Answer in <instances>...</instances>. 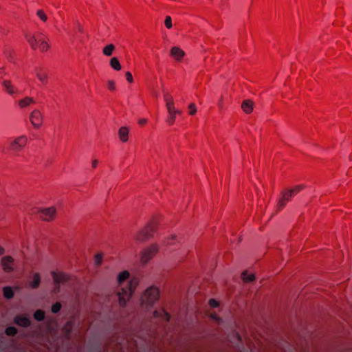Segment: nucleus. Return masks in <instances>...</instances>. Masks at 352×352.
<instances>
[{"label":"nucleus","mask_w":352,"mask_h":352,"mask_svg":"<svg viewBox=\"0 0 352 352\" xmlns=\"http://www.w3.org/2000/svg\"><path fill=\"white\" fill-rule=\"evenodd\" d=\"M24 36L25 41L33 50H38L43 53L47 52L50 48L48 39L42 33L27 32L25 33Z\"/></svg>","instance_id":"f257e3e1"},{"label":"nucleus","mask_w":352,"mask_h":352,"mask_svg":"<svg viewBox=\"0 0 352 352\" xmlns=\"http://www.w3.org/2000/svg\"><path fill=\"white\" fill-rule=\"evenodd\" d=\"M164 100L168 113L166 122L169 126H172L175 122L176 116L182 115V111L175 108L174 98L170 93L164 94Z\"/></svg>","instance_id":"f03ea898"},{"label":"nucleus","mask_w":352,"mask_h":352,"mask_svg":"<svg viewBox=\"0 0 352 352\" xmlns=\"http://www.w3.org/2000/svg\"><path fill=\"white\" fill-rule=\"evenodd\" d=\"M138 283L135 280H131L125 287H122L120 290L118 291L119 304L122 307H124L128 300L131 297Z\"/></svg>","instance_id":"7ed1b4c3"},{"label":"nucleus","mask_w":352,"mask_h":352,"mask_svg":"<svg viewBox=\"0 0 352 352\" xmlns=\"http://www.w3.org/2000/svg\"><path fill=\"white\" fill-rule=\"evenodd\" d=\"M28 142V139L26 135L17 136L10 141L6 150L8 153L18 154L26 147Z\"/></svg>","instance_id":"20e7f679"},{"label":"nucleus","mask_w":352,"mask_h":352,"mask_svg":"<svg viewBox=\"0 0 352 352\" xmlns=\"http://www.w3.org/2000/svg\"><path fill=\"white\" fill-rule=\"evenodd\" d=\"M160 298V291L158 288L151 287L147 289L141 297V305L146 308L152 306Z\"/></svg>","instance_id":"39448f33"},{"label":"nucleus","mask_w":352,"mask_h":352,"mask_svg":"<svg viewBox=\"0 0 352 352\" xmlns=\"http://www.w3.org/2000/svg\"><path fill=\"white\" fill-rule=\"evenodd\" d=\"M156 229V225L154 223H150L135 235V240L139 242H144L153 236V234Z\"/></svg>","instance_id":"423d86ee"},{"label":"nucleus","mask_w":352,"mask_h":352,"mask_svg":"<svg viewBox=\"0 0 352 352\" xmlns=\"http://www.w3.org/2000/svg\"><path fill=\"white\" fill-rule=\"evenodd\" d=\"M159 251V248L157 244H152L148 248L144 249L140 252V261L141 263L146 264L152 258H153Z\"/></svg>","instance_id":"0eeeda50"},{"label":"nucleus","mask_w":352,"mask_h":352,"mask_svg":"<svg viewBox=\"0 0 352 352\" xmlns=\"http://www.w3.org/2000/svg\"><path fill=\"white\" fill-rule=\"evenodd\" d=\"M30 123L34 129H39L43 124L44 116L38 109L33 110L29 116Z\"/></svg>","instance_id":"6e6552de"},{"label":"nucleus","mask_w":352,"mask_h":352,"mask_svg":"<svg viewBox=\"0 0 352 352\" xmlns=\"http://www.w3.org/2000/svg\"><path fill=\"white\" fill-rule=\"evenodd\" d=\"M38 214L40 219L43 221H51L56 217V209L53 206L43 208L38 212Z\"/></svg>","instance_id":"1a4fd4ad"},{"label":"nucleus","mask_w":352,"mask_h":352,"mask_svg":"<svg viewBox=\"0 0 352 352\" xmlns=\"http://www.w3.org/2000/svg\"><path fill=\"white\" fill-rule=\"evenodd\" d=\"M14 258L11 256H3L1 260V265L3 270L6 273H11L14 271Z\"/></svg>","instance_id":"9d476101"},{"label":"nucleus","mask_w":352,"mask_h":352,"mask_svg":"<svg viewBox=\"0 0 352 352\" xmlns=\"http://www.w3.org/2000/svg\"><path fill=\"white\" fill-rule=\"evenodd\" d=\"M303 188L302 186H296L290 190H285L282 192V197L289 201L294 194L299 192Z\"/></svg>","instance_id":"9b49d317"},{"label":"nucleus","mask_w":352,"mask_h":352,"mask_svg":"<svg viewBox=\"0 0 352 352\" xmlns=\"http://www.w3.org/2000/svg\"><path fill=\"white\" fill-rule=\"evenodd\" d=\"M53 280L56 284L64 283L69 280V276L62 272H52Z\"/></svg>","instance_id":"f8f14e48"},{"label":"nucleus","mask_w":352,"mask_h":352,"mask_svg":"<svg viewBox=\"0 0 352 352\" xmlns=\"http://www.w3.org/2000/svg\"><path fill=\"white\" fill-rule=\"evenodd\" d=\"M4 90L9 94L13 95L17 93V89L14 86L11 80H6L2 82Z\"/></svg>","instance_id":"ddd939ff"},{"label":"nucleus","mask_w":352,"mask_h":352,"mask_svg":"<svg viewBox=\"0 0 352 352\" xmlns=\"http://www.w3.org/2000/svg\"><path fill=\"white\" fill-rule=\"evenodd\" d=\"M170 55L175 58L176 60L180 61L185 55V52L178 47H173L170 50Z\"/></svg>","instance_id":"4468645a"},{"label":"nucleus","mask_w":352,"mask_h":352,"mask_svg":"<svg viewBox=\"0 0 352 352\" xmlns=\"http://www.w3.org/2000/svg\"><path fill=\"white\" fill-rule=\"evenodd\" d=\"M254 102L251 100H245L241 104L242 110L247 114H250L254 110Z\"/></svg>","instance_id":"2eb2a0df"},{"label":"nucleus","mask_w":352,"mask_h":352,"mask_svg":"<svg viewBox=\"0 0 352 352\" xmlns=\"http://www.w3.org/2000/svg\"><path fill=\"white\" fill-rule=\"evenodd\" d=\"M129 129L126 126H122L118 130V137L120 140L125 143L129 140Z\"/></svg>","instance_id":"dca6fc26"},{"label":"nucleus","mask_w":352,"mask_h":352,"mask_svg":"<svg viewBox=\"0 0 352 352\" xmlns=\"http://www.w3.org/2000/svg\"><path fill=\"white\" fill-rule=\"evenodd\" d=\"M36 102L34 98L29 96H26L18 101V105L21 109L29 107L31 104H34Z\"/></svg>","instance_id":"f3484780"},{"label":"nucleus","mask_w":352,"mask_h":352,"mask_svg":"<svg viewBox=\"0 0 352 352\" xmlns=\"http://www.w3.org/2000/svg\"><path fill=\"white\" fill-rule=\"evenodd\" d=\"M15 323L21 327H28L30 324V320L24 316H18L15 318Z\"/></svg>","instance_id":"a211bd4d"},{"label":"nucleus","mask_w":352,"mask_h":352,"mask_svg":"<svg viewBox=\"0 0 352 352\" xmlns=\"http://www.w3.org/2000/svg\"><path fill=\"white\" fill-rule=\"evenodd\" d=\"M36 76L43 85H46L48 82V76L47 73L42 69L36 70Z\"/></svg>","instance_id":"6ab92c4d"},{"label":"nucleus","mask_w":352,"mask_h":352,"mask_svg":"<svg viewBox=\"0 0 352 352\" xmlns=\"http://www.w3.org/2000/svg\"><path fill=\"white\" fill-rule=\"evenodd\" d=\"M36 14L37 17L44 23H46L48 21V16L45 11L43 9H38L36 10Z\"/></svg>","instance_id":"aec40b11"},{"label":"nucleus","mask_w":352,"mask_h":352,"mask_svg":"<svg viewBox=\"0 0 352 352\" xmlns=\"http://www.w3.org/2000/svg\"><path fill=\"white\" fill-rule=\"evenodd\" d=\"M241 278L245 283H250L255 280L254 274H248L247 271H244L241 274Z\"/></svg>","instance_id":"412c9836"},{"label":"nucleus","mask_w":352,"mask_h":352,"mask_svg":"<svg viewBox=\"0 0 352 352\" xmlns=\"http://www.w3.org/2000/svg\"><path fill=\"white\" fill-rule=\"evenodd\" d=\"M41 283V276L38 273H35L33 276V280L30 283L32 289L38 288Z\"/></svg>","instance_id":"4be33fe9"},{"label":"nucleus","mask_w":352,"mask_h":352,"mask_svg":"<svg viewBox=\"0 0 352 352\" xmlns=\"http://www.w3.org/2000/svg\"><path fill=\"white\" fill-rule=\"evenodd\" d=\"M129 277V273L127 271H124L119 274L118 276V281L120 286H122L123 282L126 280Z\"/></svg>","instance_id":"5701e85b"},{"label":"nucleus","mask_w":352,"mask_h":352,"mask_svg":"<svg viewBox=\"0 0 352 352\" xmlns=\"http://www.w3.org/2000/svg\"><path fill=\"white\" fill-rule=\"evenodd\" d=\"M110 65L113 69L116 71H120L122 68L121 65L116 57H113L111 58Z\"/></svg>","instance_id":"b1692460"},{"label":"nucleus","mask_w":352,"mask_h":352,"mask_svg":"<svg viewBox=\"0 0 352 352\" xmlns=\"http://www.w3.org/2000/svg\"><path fill=\"white\" fill-rule=\"evenodd\" d=\"M114 50L115 45L113 44H109L103 48L102 52L105 56H110L112 54Z\"/></svg>","instance_id":"393cba45"},{"label":"nucleus","mask_w":352,"mask_h":352,"mask_svg":"<svg viewBox=\"0 0 352 352\" xmlns=\"http://www.w3.org/2000/svg\"><path fill=\"white\" fill-rule=\"evenodd\" d=\"M5 298L10 299L13 297L14 293L10 287H5L3 289Z\"/></svg>","instance_id":"a878e982"},{"label":"nucleus","mask_w":352,"mask_h":352,"mask_svg":"<svg viewBox=\"0 0 352 352\" xmlns=\"http://www.w3.org/2000/svg\"><path fill=\"white\" fill-rule=\"evenodd\" d=\"M34 318L38 321H42L45 318V312L41 309H38L34 314Z\"/></svg>","instance_id":"bb28decb"},{"label":"nucleus","mask_w":352,"mask_h":352,"mask_svg":"<svg viewBox=\"0 0 352 352\" xmlns=\"http://www.w3.org/2000/svg\"><path fill=\"white\" fill-rule=\"evenodd\" d=\"M188 114L190 116H195L197 113V109L195 103H190L188 106Z\"/></svg>","instance_id":"cd10ccee"},{"label":"nucleus","mask_w":352,"mask_h":352,"mask_svg":"<svg viewBox=\"0 0 352 352\" xmlns=\"http://www.w3.org/2000/svg\"><path fill=\"white\" fill-rule=\"evenodd\" d=\"M17 333V330L15 327H10L6 329V333L8 336H14Z\"/></svg>","instance_id":"c85d7f7f"},{"label":"nucleus","mask_w":352,"mask_h":352,"mask_svg":"<svg viewBox=\"0 0 352 352\" xmlns=\"http://www.w3.org/2000/svg\"><path fill=\"white\" fill-rule=\"evenodd\" d=\"M164 24L168 29H170L172 28V19L170 16H166Z\"/></svg>","instance_id":"c756f323"},{"label":"nucleus","mask_w":352,"mask_h":352,"mask_svg":"<svg viewBox=\"0 0 352 352\" xmlns=\"http://www.w3.org/2000/svg\"><path fill=\"white\" fill-rule=\"evenodd\" d=\"M61 309V305L60 302H56L52 307V311L53 313H58Z\"/></svg>","instance_id":"7c9ffc66"},{"label":"nucleus","mask_w":352,"mask_h":352,"mask_svg":"<svg viewBox=\"0 0 352 352\" xmlns=\"http://www.w3.org/2000/svg\"><path fill=\"white\" fill-rule=\"evenodd\" d=\"M287 201H286L283 197H282V198L279 200V201H278V205H277V206H278V210H281V209H283V208L285 206V205L287 204Z\"/></svg>","instance_id":"2f4dec72"},{"label":"nucleus","mask_w":352,"mask_h":352,"mask_svg":"<svg viewBox=\"0 0 352 352\" xmlns=\"http://www.w3.org/2000/svg\"><path fill=\"white\" fill-rule=\"evenodd\" d=\"M107 88L110 91L116 90V83L113 80H108L107 81Z\"/></svg>","instance_id":"473e14b6"},{"label":"nucleus","mask_w":352,"mask_h":352,"mask_svg":"<svg viewBox=\"0 0 352 352\" xmlns=\"http://www.w3.org/2000/svg\"><path fill=\"white\" fill-rule=\"evenodd\" d=\"M125 76H126V80L129 83H133V78L132 74L130 72H126L125 73Z\"/></svg>","instance_id":"72a5a7b5"},{"label":"nucleus","mask_w":352,"mask_h":352,"mask_svg":"<svg viewBox=\"0 0 352 352\" xmlns=\"http://www.w3.org/2000/svg\"><path fill=\"white\" fill-rule=\"evenodd\" d=\"M209 305L211 307H217L219 306V302L214 299H210L208 302Z\"/></svg>","instance_id":"f704fd0d"},{"label":"nucleus","mask_w":352,"mask_h":352,"mask_svg":"<svg viewBox=\"0 0 352 352\" xmlns=\"http://www.w3.org/2000/svg\"><path fill=\"white\" fill-rule=\"evenodd\" d=\"M102 259V255L100 254H97L95 256V261L98 265H100L101 263Z\"/></svg>","instance_id":"c9c22d12"},{"label":"nucleus","mask_w":352,"mask_h":352,"mask_svg":"<svg viewBox=\"0 0 352 352\" xmlns=\"http://www.w3.org/2000/svg\"><path fill=\"white\" fill-rule=\"evenodd\" d=\"M218 107H219V109H221V110L223 109V96H221L220 99L219 100Z\"/></svg>","instance_id":"e433bc0d"},{"label":"nucleus","mask_w":352,"mask_h":352,"mask_svg":"<svg viewBox=\"0 0 352 352\" xmlns=\"http://www.w3.org/2000/svg\"><path fill=\"white\" fill-rule=\"evenodd\" d=\"M72 322H67L64 327V329L65 331H67V332H69L70 331V329H72Z\"/></svg>","instance_id":"4c0bfd02"},{"label":"nucleus","mask_w":352,"mask_h":352,"mask_svg":"<svg viewBox=\"0 0 352 352\" xmlns=\"http://www.w3.org/2000/svg\"><path fill=\"white\" fill-rule=\"evenodd\" d=\"M147 123V120L146 119H140L138 121V124L140 125V126H144Z\"/></svg>","instance_id":"58836bf2"},{"label":"nucleus","mask_w":352,"mask_h":352,"mask_svg":"<svg viewBox=\"0 0 352 352\" xmlns=\"http://www.w3.org/2000/svg\"><path fill=\"white\" fill-rule=\"evenodd\" d=\"M98 161L97 160H94L92 161V167L94 168H96L97 167V166H98Z\"/></svg>","instance_id":"ea45409f"},{"label":"nucleus","mask_w":352,"mask_h":352,"mask_svg":"<svg viewBox=\"0 0 352 352\" xmlns=\"http://www.w3.org/2000/svg\"><path fill=\"white\" fill-rule=\"evenodd\" d=\"M162 312L166 316V321H169V320H170V315L168 313L165 312L164 310H162Z\"/></svg>","instance_id":"a19ab883"},{"label":"nucleus","mask_w":352,"mask_h":352,"mask_svg":"<svg viewBox=\"0 0 352 352\" xmlns=\"http://www.w3.org/2000/svg\"><path fill=\"white\" fill-rule=\"evenodd\" d=\"M5 253V249L0 246V255H3Z\"/></svg>","instance_id":"79ce46f5"},{"label":"nucleus","mask_w":352,"mask_h":352,"mask_svg":"<svg viewBox=\"0 0 352 352\" xmlns=\"http://www.w3.org/2000/svg\"><path fill=\"white\" fill-rule=\"evenodd\" d=\"M157 314H158V312L157 311H154V316L157 317Z\"/></svg>","instance_id":"37998d69"},{"label":"nucleus","mask_w":352,"mask_h":352,"mask_svg":"<svg viewBox=\"0 0 352 352\" xmlns=\"http://www.w3.org/2000/svg\"><path fill=\"white\" fill-rule=\"evenodd\" d=\"M237 337H238V339H239V340H241V337H240V336H239V335H237Z\"/></svg>","instance_id":"c03bdc74"}]
</instances>
